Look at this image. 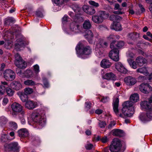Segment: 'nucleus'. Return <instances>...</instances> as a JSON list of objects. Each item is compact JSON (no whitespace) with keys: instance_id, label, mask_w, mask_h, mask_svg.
<instances>
[{"instance_id":"obj_1","label":"nucleus","mask_w":152,"mask_h":152,"mask_svg":"<svg viewBox=\"0 0 152 152\" xmlns=\"http://www.w3.org/2000/svg\"><path fill=\"white\" fill-rule=\"evenodd\" d=\"M119 102L118 96L114 97L113 103V109L116 115L123 118L132 116L134 112L133 104L129 101L124 102L123 104L122 110V114H119L118 107Z\"/></svg>"},{"instance_id":"obj_2","label":"nucleus","mask_w":152,"mask_h":152,"mask_svg":"<svg viewBox=\"0 0 152 152\" xmlns=\"http://www.w3.org/2000/svg\"><path fill=\"white\" fill-rule=\"evenodd\" d=\"M31 117L33 121L40 127H43L45 125L46 119L44 111L39 110L33 112Z\"/></svg>"},{"instance_id":"obj_3","label":"nucleus","mask_w":152,"mask_h":152,"mask_svg":"<svg viewBox=\"0 0 152 152\" xmlns=\"http://www.w3.org/2000/svg\"><path fill=\"white\" fill-rule=\"evenodd\" d=\"M125 149V147L123 145L121 141L117 138L113 139L110 147V150L111 152H123Z\"/></svg>"},{"instance_id":"obj_4","label":"nucleus","mask_w":152,"mask_h":152,"mask_svg":"<svg viewBox=\"0 0 152 152\" xmlns=\"http://www.w3.org/2000/svg\"><path fill=\"white\" fill-rule=\"evenodd\" d=\"M108 14L103 11H99L97 15L92 16V20L95 23L97 24L102 23L104 20L107 18L109 16Z\"/></svg>"},{"instance_id":"obj_5","label":"nucleus","mask_w":152,"mask_h":152,"mask_svg":"<svg viewBox=\"0 0 152 152\" xmlns=\"http://www.w3.org/2000/svg\"><path fill=\"white\" fill-rule=\"evenodd\" d=\"M75 49L77 53L79 52L82 55H88L91 53V49L89 46H85L83 44L79 43Z\"/></svg>"},{"instance_id":"obj_6","label":"nucleus","mask_w":152,"mask_h":152,"mask_svg":"<svg viewBox=\"0 0 152 152\" xmlns=\"http://www.w3.org/2000/svg\"><path fill=\"white\" fill-rule=\"evenodd\" d=\"M11 108L13 111L12 115L14 117L16 116L18 113H20L22 115L25 113L23 107L18 103L15 102L11 104Z\"/></svg>"},{"instance_id":"obj_7","label":"nucleus","mask_w":152,"mask_h":152,"mask_svg":"<svg viewBox=\"0 0 152 152\" xmlns=\"http://www.w3.org/2000/svg\"><path fill=\"white\" fill-rule=\"evenodd\" d=\"M114 42H112L110 45V48L112 49L109 53V57L113 60L115 61H118L119 60V51L117 48H116L114 46Z\"/></svg>"},{"instance_id":"obj_8","label":"nucleus","mask_w":152,"mask_h":152,"mask_svg":"<svg viewBox=\"0 0 152 152\" xmlns=\"http://www.w3.org/2000/svg\"><path fill=\"white\" fill-rule=\"evenodd\" d=\"M140 119L143 123L149 121L152 119V107L147 110L146 114L141 113L139 116Z\"/></svg>"},{"instance_id":"obj_9","label":"nucleus","mask_w":152,"mask_h":152,"mask_svg":"<svg viewBox=\"0 0 152 152\" xmlns=\"http://www.w3.org/2000/svg\"><path fill=\"white\" fill-rule=\"evenodd\" d=\"M4 78L7 81H12L15 78V74L14 72L10 69L6 70L4 72Z\"/></svg>"},{"instance_id":"obj_10","label":"nucleus","mask_w":152,"mask_h":152,"mask_svg":"<svg viewBox=\"0 0 152 152\" xmlns=\"http://www.w3.org/2000/svg\"><path fill=\"white\" fill-rule=\"evenodd\" d=\"M76 21L75 20V21L71 23L69 26V31L68 32L69 34L71 32H73L74 33H78L80 31V26L76 22Z\"/></svg>"},{"instance_id":"obj_11","label":"nucleus","mask_w":152,"mask_h":152,"mask_svg":"<svg viewBox=\"0 0 152 152\" xmlns=\"http://www.w3.org/2000/svg\"><path fill=\"white\" fill-rule=\"evenodd\" d=\"M40 104L39 102H35L33 101L28 100L26 102L25 106L26 108L29 110H33L37 107Z\"/></svg>"},{"instance_id":"obj_12","label":"nucleus","mask_w":152,"mask_h":152,"mask_svg":"<svg viewBox=\"0 0 152 152\" xmlns=\"http://www.w3.org/2000/svg\"><path fill=\"white\" fill-rule=\"evenodd\" d=\"M139 89L141 92L145 94L148 93L152 90L151 86L147 83H142L140 86Z\"/></svg>"},{"instance_id":"obj_13","label":"nucleus","mask_w":152,"mask_h":152,"mask_svg":"<svg viewBox=\"0 0 152 152\" xmlns=\"http://www.w3.org/2000/svg\"><path fill=\"white\" fill-rule=\"evenodd\" d=\"M148 102L145 101L141 102L140 105L142 108L147 110L151 108V103L152 102V95L148 99Z\"/></svg>"},{"instance_id":"obj_14","label":"nucleus","mask_w":152,"mask_h":152,"mask_svg":"<svg viewBox=\"0 0 152 152\" xmlns=\"http://www.w3.org/2000/svg\"><path fill=\"white\" fill-rule=\"evenodd\" d=\"M116 69L118 72L123 74H126L128 72V70L120 62H118L115 64Z\"/></svg>"},{"instance_id":"obj_15","label":"nucleus","mask_w":152,"mask_h":152,"mask_svg":"<svg viewBox=\"0 0 152 152\" xmlns=\"http://www.w3.org/2000/svg\"><path fill=\"white\" fill-rule=\"evenodd\" d=\"M124 81L126 84L128 86L133 85L137 82V80L135 78L130 76L125 77Z\"/></svg>"},{"instance_id":"obj_16","label":"nucleus","mask_w":152,"mask_h":152,"mask_svg":"<svg viewBox=\"0 0 152 152\" xmlns=\"http://www.w3.org/2000/svg\"><path fill=\"white\" fill-rule=\"evenodd\" d=\"M83 10L86 13L93 15L96 12V10L92 7L87 5H84L83 7Z\"/></svg>"},{"instance_id":"obj_17","label":"nucleus","mask_w":152,"mask_h":152,"mask_svg":"<svg viewBox=\"0 0 152 152\" xmlns=\"http://www.w3.org/2000/svg\"><path fill=\"white\" fill-rule=\"evenodd\" d=\"M95 32V31H92L91 30H88L87 31L86 34L85 35V37L90 43H92L93 38L94 37Z\"/></svg>"},{"instance_id":"obj_18","label":"nucleus","mask_w":152,"mask_h":152,"mask_svg":"<svg viewBox=\"0 0 152 152\" xmlns=\"http://www.w3.org/2000/svg\"><path fill=\"white\" fill-rule=\"evenodd\" d=\"M103 78L107 80H115L117 79L116 76L112 72L106 73L103 76Z\"/></svg>"},{"instance_id":"obj_19","label":"nucleus","mask_w":152,"mask_h":152,"mask_svg":"<svg viewBox=\"0 0 152 152\" xmlns=\"http://www.w3.org/2000/svg\"><path fill=\"white\" fill-rule=\"evenodd\" d=\"M9 148L12 151L15 152H18L20 147L18 145V143L17 142H15L10 143L9 145Z\"/></svg>"},{"instance_id":"obj_20","label":"nucleus","mask_w":152,"mask_h":152,"mask_svg":"<svg viewBox=\"0 0 152 152\" xmlns=\"http://www.w3.org/2000/svg\"><path fill=\"white\" fill-rule=\"evenodd\" d=\"M111 29L116 31H120L122 30L121 26L120 23L118 22H114L110 26Z\"/></svg>"},{"instance_id":"obj_21","label":"nucleus","mask_w":152,"mask_h":152,"mask_svg":"<svg viewBox=\"0 0 152 152\" xmlns=\"http://www.w3.org/2000/svg\"><path fill=\"white\" fill-rule=\"evenodd\" d=\"M135 61L137 65L140 66H142L146 62V59L142 56L137 57Z\"/></svg>"},{"instance_id":"obj_22","label":"nucleus","mask_w":152,"mask_h":152,"mask_svg":"<svg viewBox=\"0 0 152 152\" xmlns=\"http://www.w3.org/2000/svg\"><path fill=\"white\" fill-rule=\"evenodd\" d=\"M18 132L19 136L21 137H26L28 135V132L26 129H21L19 130Z\"/></svg>"},{"instance_id":"obj_23","label":"nucleus","mask_w":152,"mask_h":152,"mask_svg":"<svg viewBox=\"0 0 152 152\" xmlns=\"http://www.w3.org/2000/svg\"><path fill=\"white\" fill-rule=\"evenodd\" d=\"M17 43H16L15 45V49L17 50H21L20 48L24 46V42L21 39H19L17 40Z\"/></svg>"},{"instance_id":"obj_24","label":"nucleus","mask_w":152,"mask_h":152,"mask_svg":"<svg viewBox=\"0 0 152 152\" xmlns=\"http://www.w3.org/2000/svg\"><path fill=\"white\" fill-rule=\"evenodd\" d=\"M100 65L102 67L104 68H107L110 66L111 63L107 59H104L101 61Z\"/></svg>"},{"instance_id":"obj_25","label":"nucleus","mask_w":152,"mask_h":152,"mask_svg":"<svg viewBox=\"0 0 152 152\" xmlns=\"http://www.w3.org/2000/svg\"><path fill=\"white\" fill-rule=\"evenodd\" d=\"M8 83L5 81H1V84L0 85V94H3L5 89L8 88Z\"/></svg>"},{"instance_id":"obj_26","label":"nucleus","mask_w":152,"mask_h":152,"mask_svg":"<svg viewBox=\"0 0 152 152\" xmlns=\"http://www.w3.org/2000/svg\"><path fill=\"white\" fill-rule=\"evenodd\" d=\"M11 86L12 88L16 90H20L22 87V84L20 82L17 81L14 82L11 84Z\"/></svg>"},{"instance_id":"obj_27","label":"nucleus","mask_w":152,"mask_h":152,"mask_svg":"<svg viewBox=\"0 0 152 152\" xmlns=\"http://www.w3.org/2000/svg\"><path fill=\"white\" fill-rule=\"evenodd\" d=\"M15 64L17 67H24L25 66V64H23V65H19V60H22L21 58L20 55L18 53H16L15 55Z\"/></svg>"},{"instance_id":"obj_28","label":"nucleus","mask_w":152,"mask_h":152,"mask_svg":"<svg viewBox=\"0 0 152 152\" xmlns=\"http://www.w3.org/2000/svg\"><path fill=\"white\" fill-rule=\"evenodd\" d=\"M113 135L121 137L124 135V131L119 129H115L112 131Z\"/></svg>"},{"instance_id":"obj_29","label":"nucleus","mask_w":152,"mask_h":152,"mask_svg":"<svg viewBox=\"0 0 152 152\" xmlns=\"http://www.w3.org/2000/svg\"><path fill=\"white\" fill-rule=\"evenodd\" d=\"M130 102L132 104L133 103H135L139 100V98L138 94L134 93L131 95L130 97Z\"/></svg>"},{"instance_id":"obj_30","label":"nucleus","mask_w":152,"mask_h":152,"mask_svg":"<svg viewBox=\"0 0 152 152\" xmlns=\"http://www.w3.org/2000/svg\"><path fill=\"white\" fill-rule=\"evenodd\" d=\"M69 15L73 18L74 20L77 21V22H79L80 20H83V19L81 17L79 16L78 14L75 16V15L74 13L72 12H69Z\"/></svg>"},{"instance_id":"obj_31","label":"nucleus","mask_w":152,"mask_h":152,"mask_svg":"<svg viewBox=\"0 0 152 152\" xmlns=\"http://www.w3.org/2000/svg\"><path fill=\"white\" fill-rule=\"evenodd\" d=\"M108 43L104 40L100 39L97 46L100 48H106L108 46Z\"/></svg>"},{"instance_id":"obj_32","label":"nucleus","mask_w":152,"mask_h":152,"mask_svg":"<svg viewBox=\"0 0 152 152\" xmlns=\"http://www.w3.org/2000/svg\"><path fill=\"white\" fill-rule=\"evenodd\" d=\"M137 72L142 74L143 75H148L149 74L147 68L145 67H143L138 69L137 70Z\"/></svg>"},{"instance_id":"obj_33","label":"nucleus","mask_w":152,"mask_h":152,"mask_svg":"<svg viewBox=\"0 0 152 152\" xmlns=\"http://www.w3.org/2000/svg\"><path fill=\"white\" fill-rule=\"evenodd\" d=\"M24 84L26 85L30 86H34L36 85V82L32 80L27 79L23 82Z\"/></svg>"},{"instance_id":"obj_34","label":"nucleus","mask_w":152,"mask_h":152,"mask_svg":"<svg viewBox=\"0 0 152 152\" xmlns=\"http://www.w3.org/2000/svg\"><path fill=\"white\" fill-rule=\"evenodd\" d=\"M91 26L90 21L88 19L85 20L83 24V28L85 29L90 28Z\"/></svg>"},{"instance_id":"obj_35","label":"nucleus","mask_w":152,"mask_h":152,"mask_svg":"<svg viewBox=\"0 0 152 152\" xmlns=\"http://www.w3.org/2000/svg\"><path fill=\"white\" fill-rule=\"evenodd\" d=\"M127 61L130 66L134 69L137 68V64L136 62H135L132 59L129 58L127 59Z\"/></svg>"},{"instance_id":"obj_36","label":"nucleus","mask_w":152,"mask_h":152,"mask_svg":"<svg viewBox=\"0 0 152 152\" xmlns=\"http://www.w3.org/2000/svg\"><path fill=\"white\" fill-rule=\"evenodd\" d=\"M114 42L115 44L114 45L115 47L118 49V48H121L124 45V42L122 41H118L117 42L116 41H113Z\"/></svg>"},{"instance_id":"obj_37","label":"nucleus","mask_w":152,"mask_h":152,"mask_svg":"<svg viewBox=\"0 0 152 152\" xmlns=\"http://www.w3.org/2000/svg\"><path fill=\"white\" fill-rule=\"evenodd\" d=\"M96 51V55L98 57H102L104 56V51L102 50L98 49Z\"/></svg>"},{"instance_id":"obj_38","label":"nucleus","mask_w":152,"mask_h":152,"mask_svg":"<svg viewBox=\"0 0 152 152\" xmlns=\"http://www.w3.org/2000/svg\"><path fill=\"white\" fill-rule=\"evenodd\" d=\"M12 42L11 40H5L4 44L5 48L7 49H10L12 47Z\"/></svg>"},{"instance_id":"obj_39","label":"nucleus","mask_w":152,"mask_h":152,"mask_svg":"<svg viewBox=\"0 0 152 152\" xmlns=\"http://www.w3.org/2000/svg\"><path fill=\"white\" fill-rule=\"evenodd\" d=\"M72 8L74 11L77 13L80 12L81 10L79 5L77 4H75L72 6Z\"/></svg>"},{"instance_id":"obj_40","label":"nucleus","mask_w":152,"mask_h":152,"mask_svg":"<svg viewBox=\"0 0 152 152\" xmlns=\"http://www.w3.org/2000/svg\"><path fill=\"white\" fill-rule=\"evenodd\" d=\"M20 98L23 102H26L28 100V97L26 94L22 93L20 96Z\"/></svg>"},{"instance_id":"obj_41","label":"nucleus","mask_w":152,"mask_h":152,"mask_svg":"<svg viewBox=\"0 0 152 152\" xmlns=\"http://www.w3.org/2000/svg\"><path fill=\"white\" fill-rule=\"evenodd\" d=\"M15 19L12 18H6L4 22V24L6 25H9L10 23H13Z\"/></svg>"},{"instance_id":"obj_42","label":"nucleus","mask_w":152,"mask_h":152,"mask_svg":"<svg viewBox=\"0 0 152 152\" xmlns=\"http://www.w3.org/2000/svg\"><path fill=\"white\" fill-rule=\"evenodd\" d=\"M129 36L132 39H134L139 37V34L136 32H134L130 34Z\"/></svg>"},{"instance_id":"obj_43","label":"nucleus","mask_w":152,"mask_h":152,"mask_svg":"<svg viewBox=\"0 0 152 152\" xmlns=\"http://www.w3.org/2000/svg\"><path fill=\"white\" fill-rule=\"evenodd\" d=\"M24 91L25 94L27 95L32 94L33 92V90L31 88H25Z\"/></svg>"},{"instance_id":"obj_44","label":"nucleus","mask_w":152,"mask_h":152,"mask_svg":"<svg viewBox=\"0 0 152 152\" xmlns=\"http://www.w3.org/2000/svg\"><path fill=\"white\" fill-rule=\"evenodd\" d=\"M8 121L7 118L4 116H2L0 118V123L2 125H4L7 123Z\"/></svg>"},{"instance_id":"obj_45","label":"nucleus","mask_w":152,"mask_h":152,"mask_svg":"<svg viewBox=\"0 0 152 152\" xmlns=\"http://www.w3.org/2000/svg\"><path fill=\"white\" fill-rule=\"evenodd\" d=\"M88 3L89 4L93 6L96 8L98 7L99 6V5L98 3L96 2L90 0L88 1Z\"/></svg>"},{"instance_id":"obj_46","label":"nucleus","mask_w":152,"mask_h":152,"mask_svg":"<svg viewBox=\"0 0 152 152\" xmlns=\"http://www.w3.org/2000/svg\"><path fill=\"white\" fill-rule=\"evenodd\" d=\"M10 124L13 130H16L18 127V126L16 123L14 122H11L10 123Z\"/></svg>"},{"instance_id":"obj_47","label":"nucleus","mask_w":152,"mask_h":152,"mask_svg":"<svg viewBox=\"0 0 152 152\" xmlns=\"http://www.w3.org/2000/svg\"><path fill=\"white\" fill-rule=\"evenodd\" d=\"M6 92L7 95L9 96H12L13 94V91L12 89L10 88H7Z\"/></svg>"},{"instance_id":"obj_48","label":"nucleus","mask_w":152,"mask_h":152,"mask_svg":"<svg viewBox=\"0 0 152 152\" xmlns=\"http://www.w3.org/2000/svg\"><path fill=\"white\" fill-rule=\"evenodd\" d=\"M86 148L87 150H91L94 147V145L91 143H90L88 141H87V144L85 145Z\"/></svg>"},{"instance_id":"obj_49","label":"nucleus","mask_w":152,"mask_h":152,"mask_svg":"<svg viewBox=\"0 0 152 152\" xmlns=\"http://www.w3.org/2000/svg\"><path fill=\"white\" fill-rule=\"evenodd\" d=\"M43 82L44 84L43 87L45 88H48L49 87V84L47 79L45 78H43Z\"/></svg>"},{"instance_id":"obj_50","label":"nucleus","mask_w":152,"mask_h":152,"mask_svg":"<svg viewBox=\"0 0 152 152\" xmlns=\"http://www.w3.org/2000/svg\"><path fill=\"white\" fill-rule=\"evenodd\" d=\"M99 126L101 128H104L106 125V124L105 121H99L98 123Z\"/></svg>"},{"instance_id":"obj_51","label":"nucleus","mask_w":152,"mask_h":152,"mask_svg":"<svg viewBox=\"0 0 152 152\" xmlns=\"http://www.w3.org/2000/svg\"><path fill=\"white\" fill-rule=\"evenodd\" d=\"M19 65H23V64H25V66L24 67H17L18 68H26L27 66L26 63L25 62V61H23V60H19Z\"/></svg>"},{"instance_id":"obj_52","label":"nucleus","mask_w":152,"mask_h":152,"mask_svg":"<svg viewBox=\"0 0 152 152\" xmlns=\"http://www.w3.org/2000/svg\"><path fill=\"white\" fill-rule=\"evenodd\" d=\"M34 69L35 72L36 74L38 73L39 72V66L37 64H36L34 66Z\"/></svg>"},{"instance_id":"obj_53","label":"nucleus","mask_w":152,"mask_h":152,"mask_svg":"<svg viewBox=\"0 0 152 152\" xmlns=\"http://www.w3.org/2000/svg\"><path fill=\"white\" fill-rule=\"evenodd\" d=\"M115 124L116 123L115 121H112L110 122V123L107 126V128L108 129H111L112 128L113 126H114L115 125Z\"/></svg>"},{"instance_id":"obj_54","label":"nucleus","mask_w":152,"mask_h":152,"mask_svg":"<svg viewBox=\"0 0 152 152\" xmlns=\"http://www.w3.org/2000/svg\"><path fill=\"white\" fill-rule=\"evenodd\" d=\"M55 3L58 5L62 4L64 1V0H53Z\"/></svg>"},{"instance_id":"obj_55","label":"nucleus","mask_w":152,"mask_h":152,"mask_svg":"<svg viewBox=\"0 0 152 152\" xmlns=\"http://www.w3.org/2000/svg\"><path fill=\"white\" fill-rule=\"evenodd\" d=\"M43 10V9L42 8L41 9V11ZM36 15L39 17H42L43 16V14L41 12V11H37L36 12Z\"/></svg>"},{"instance_id":"obj_56","label":"nucleus","mask_w":152,"mask_h":152,"mask_svg":"<svg viewBox=\"0 0 152 152\" xmlns=\"http://www.w3.org/2000/svg\"><path fill=\"white\" fill-rule=\"evenodd\" d=\"M9 101L7 97H4L2 101V104L4 105H5L8 103Z\"/></svg>"},{"instance_id":"obj_57","label":"nucleus","mask_w":152,"mask_h":152,"mask_svg":"<svg viewBox=\"0 0 152 152\" xmlns=\"http://www.w3.org/2000/svg\"><path fill=\"white\" fill-rule=\"evenodd\" d=\"M110 18L112 19V20H114V18L119 19V18H121L119 16L115 15H112L110 16Z\"/></svg>"},{"instance_id":"obj_58","label":"nucleus","mask_w":152,"mask_h":152,"mask_svg":"<svg viewBox=\"0 0 152 152\" xmlns=\"http://www.w3.org/2000/svg\"><path fill=\"white\" fill-rule=\"evenodd\" d=\"M120 5L118 4H115V5L114 9L115 10H121V9L120 8Z\"/></svg>"},{"instance_id":"obj_59","label":"nucleus","mask_w":152,"mask_h":152,"mask_svg":"<svg viewBox=\"0 0 152 152\" xmlns=\"http://www.w3.org/2000/svg\"><path fill=\"white\" fill-rule=\"evenodd\" d=\"M108 140L107 137L106 136H104L102 137L101 139V141L103 143H105L107 142Z\"/></svg>"},{"instance_id":"obj_60","label":"nucleus","mask_w":152,"mask_h":152,"mask_svg":"<svg viewBox=\"0 0 152 152\" xmlns=\"http://www.w3.org/2000/svg\"><path fill=\"white\" fill-rule=\"evenodd\" d=\"M86 107L88 109H90L91 107V104L90 102H86L85 103Z\"/></svg>"},{"instance_id":"obj_61","label":"nucleus","mask_w":152,"mask_h":152,"mask_svg":"<svg viewBox=\"0 0 152 152\" xmlns=\"http://www.w3.org/2000/svg\"><path fill=\"white\" fill-rule=\"evenodd\" d=\"M108 97H103L101 101L104 102L105 103L108 101Z\"/></svg>"},{"instance_id":"obj_62","label":"nucleus","mask_w":152,"mask_h":152,"mask_svg":"<svg viewBox=\"0 0 152 152\" xmlns=\"http://www.w3.org/2000/svg\"><path fill=\"white\" fill-rule=\"evenodd\" d=\"M139 7L142 13H143L145 12V10L142 4H139Z\"/></svg>"},{"instance_id":"obj_63","label":"nucleus","mask_w":152,"mask_h":152,"mask_svg":"<svg viewBox=\"0 0 152 152\" xmlns=\"http://www.w3.org/2000/svg\"><path fill=\"white\" fill-rule=\"evenodd\" d=\"M68 18L69 17L67 15H65L62 18L63 22L67 21Z\"/></svg>"},{"instance_id":"obj_64","label":"nucleus","mask_w":152,"mask_h":152,"mask_svg":"<svg viewBox=\"0 0 152 152\" xmlns=\"http://www.w3.org/2000/svg\"><path fill=\"white\" fill-rule=\"evenodd\" d=\"M115 37L113 34H110L108 37L107 38L109 40L115 38Z\"/></svg>"}]
</instances>
